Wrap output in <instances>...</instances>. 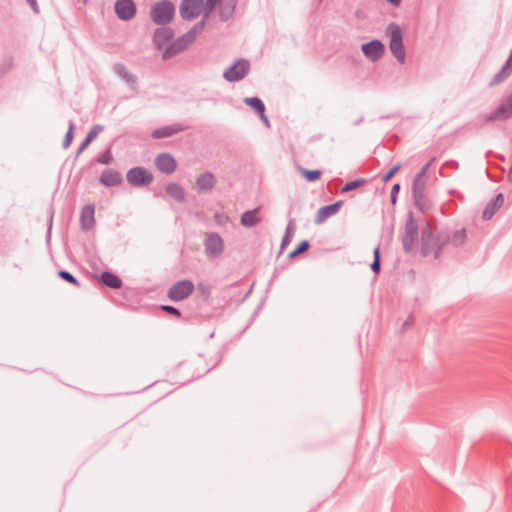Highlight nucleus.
<instances>
[{"label": "nucleus", "mask_w": 512, "mask_h": 512, "mask_svg": "<svg viewBox=\"0 0 512 512\" xmlns=\"http://www.w3.org/2000/svg\"><path fill=\"white\" fill-rule=\"evenodd\" d=\"M114 12L120 20L130 21L135 17L137 7L133 0H116Z\"/></svg>", "instance_id": "10"}, {"label": "nucleus", "mask_w": 512, "mask_h": 512, "mask_svg": "<svg viewBox=\"0 0 512 512\" xmlns=\"http://www.w3.org/2000/svg\"><path fill=\"white\" fill-rule=\"evenodd\" d=\"M175 16V5L169 0L154 3L150 9V18L156 25H168Z\"/></svg>", "instance_id": "3"}, {"label": "nucleus", "mask_w": 512, "mask_h": 512, "mask_svg": "<svg viewBox=\"0 0 512 512\" xmlns=\"http://www.w3.org/2000/svg\"><path fill=\"white\" fill-rule=\"evenodd\" d=\"M387 31L390 34V51L393 54V56L397 59V61L403 64L405 62L406 53L403 44L402 29L396 23H390L388 25Z\"/></svg>", "instance_id": "4"}, {"label": "nucleus", "mask_w": 512, "mask_h": 512, "mask_svg": "<svg viewBox=\"0 0 512 512\" xmlns=\"http://www.w3.org/2000/svg\"><path fill=\"white\" fill-rule=\"evenodd\" d=\"M99 281L106 287L111 289H120L123 285L121 278L110 272L104 271L100 274Z\"/></svg>", "instance_id": "23"}, {"label": "nucleus", "mask_w": 512, "mask_h": 512, "mask_svg": "<svg viewBox=\"0 0 512 512\" xmlns=\"http://www.w3.org/2000/svg\"><path fill=\"white\" fill-rule=\"evenodd\" d=\"M411 322H410V318L408 320H406L403 324V327L405 328L406 326L410 325Z\"/></svg>", "instance_id": "52"}, {"label": "nucleus", "mask_w": 512, "mask_h": 512, "mask_svg": "<svg viewBox=\"0 0 512 512\" xmlns=\"http://www.w3.org/2000/svg\"><path fill=\"white\" fill-rule=\"evenodd\" d=\"M195 290L194 283L189 279L175 282L167 292L170 300L178 302L187 299Z\"/></svg>", "instance_id": "6"}, {"label": "nucleus", "mask_w": 512, "mask_h": 512, "mask_svg": "<svg viewBox=\"0 0 512 512\" xmlns=\"http://www.w3.org/2000/svg\"><path fill=\"white\" fill-rule=\"evenodd\" d=\"M388 2H390L391 4L393 5H399L401 0H387Z\"/></svg>", "instance_id": "51"}, {"label": "nucleus", "mask_w": 512, "mask_h": 512, "mask_svg": "<svg viewBox=\"0 0 512 512\" xmlns=\"http://www.w3.org/2000/svg\"><path fill=\"white\" fill-rule=\"evenodd\" d=\"M205 27V19L197 22L187 33L188 38H190L193 42L196 39V35L200 33Z\"/></svg>", "instance_id": "35"}, {"label": "nucleus", "mask_w": 512, "mask_h": 512, "mask_svg": "<svg viewBox=\"0 0 512 512\" xmlns=\"http://www.w3.org/2000/svg\"><path fill=\"white\" fill-rule=\"evenodd\" d=\"M221 0H206V12L205 17H208L209 13L214 9V7L220 2Z\"/></svg>", "instance_id": "45"}, {"label": "nucleus", "mask_w": 512, "mask_h": 512, "mask_svg": "<svg viewBox=\"0 0 512 512\" xmlns=\"http://www.w3.org/2000/svg\"><path fill=\"white\" fill-rule=\"evenodd\" d=\"M103 131V126L96 124L92 126L88 134L86 135L85 139L80 144L76 156H79L82 151L98 136L100 132Z\"/></svg>", "instance_id": "25"}, {"label": "nucleus", "mask_w": 512, "mask_h": 512, "mask_svg": "<svg viewBox=\"0 0 512 512\" xmlns=\"http://www.w3.org/2000/svg\"><path fill=\"white\" fill-rule=\"evenodd\" d=\"M204 7L203 0H182L179 13L184 20H194L202 12Z\"/></svg>", "instance_id": "8"}, {"label": "nucleus", "mask_w": 512, "mask_h": 512, "mask_svg": "<svg viewBox=\"0 0 512 512\" xmlns=\"http://www.w3.org/2000/svg\"><path fill=\"white\" fill-rule=\"evenodd\" d=\"M342 205H343V201L338 200V201L334 202L333 204L321 207L320 209H318V211L315 215L314 223L321 224V223L325 222L330 216L336 214Z\"/></svg>", "instance_id": "17"}, {"label": "nucleus", "mask_w": 512, "mask_h": 512, "mask_svg": "<svg viewBox=\"0 0 512 512\" xmlns=\"http://www.w3.org/2000/svg\"><path fill=\"white\" fill-rule=\"evenodd\" d=\"M161 310H163L164 312H166L167 314H170V315H173V316H176V317H181V312L179 309H177L176 307L174 306H171V305H162L161 306Z\"/></svg>", "instance_id": "42"}, {"label": "nucleus", "mask_w": 512, "mask_h": 512, "mask_svg": "<svg viewBox=\"0 0 512 512\" xmlns=\"http://www.w3.org/2000/svg\"><path fill=\"white\" fill-rule=\"evenodd\" d=\"M509 73L510 72H508L507 70H504V68H502L499 72H497L493 76V78L490 81L489 86L493 87V86L500 84L502 81H504L508 77Z\"/></svg>", "instance_id": "36"}, {"label": "nucleus", "mask_w": 512, "mask_h": 512, "mask_svg": "<svg viewBox=\"0 0 512 512\" xmlns=\"http://www.w3.org/2000/svg\"><path fill=\"white\" fill-rule=\"evenodd\" d=\"M192 43L193 41L190 38H188V35L183 34L165 48L162 54V59L168 60L177 56L178 54L186 50L188 46Z\"/></svg>", "instance_id": "9"}, {"label": "nucleus", "mask_w": 512, "mask_h": 512, "mask_svg": "<svg viewBox=\"0 0 512 512\" xmlns=\"http://www.w3.org/2000/svg\"><path fill=\"white\" fill-rule=\"evenodd\" d=\"M174 31L167 25L161 26L154 31L153 44L158 50H162L164 46L173 38Z\"/></svg>", "instance_id": "15"}, {"label": "nucleus", "mask_w": 512, "mask_h": 512, "mask_svg": "<svg viewBox=\"0 0 512 512\" xmlns=\"http://www.w3.org/2000/svg\"><path fill=\"white\" fill-rule=\"evenodd\" d=\"M249 69V62L241 58L224 71L223 77L228 82H238L246 77Z\"/></svg>", "instance_id": "7"}, {"label": "nucleus", "mask_w": 512, "mask_h": 512, "mask_svg": "<svg viewBox=\"0 0 512 512\" xmlns=\"http://www.w3.org/2000/svg\"><path fill=\"white\" fill-rule=\"evenodd\" d=\"M413 200L415 206L419 209L420 212L426 213L431 208V203L429 199L426 197L425 193L415 194L413 195Z\"/></svg>", "instance_id": "27"}, {"label": "nucleus", "mask_w": 512, "mask_h": 512, "mask_svg": "<svg viewBox=\"0 0 512 512\" xmlns=\"http://www.w3.org/2000/svg\"><path fill=\"white\" fill-rule=\"evenodd\" d=\"M57 275L59 276V278H61L62 280L76 286V287H80V282L77 280V278L72 275L69 271H66V270H59Z\"/></svg>", "instance_id": "33"}, {"label": "nucleus", "mask_w": 512, "mask_h": 512, "mask_svg": "<svg viewBox=\"0 0 512 512\" xmlns=\"http://www.w3.org/2000/svg\"><path fill=\"white\" fill-rule=\"evenodd\" d=\"M366 183H367V180L364 178H358V179L349 181L340 189V192L347 193L349 191L355 190V189L363 186Z\"/></svg>", "instance_id": "31"}, {"label": "nucleus", "mask_w": 512, "mask_h": 512, "mask_svg": "<svg viewBox=\"0 0 512 512\" xmlns=\"http://www.w3.org/2000/svg\"><path fill=\"white\" fill-rule=\"evenodd\" d=\"M166 193L180 203L185 201V191L183 187L177 183H169L166 186Z\"/></svg>", "instance_id": "26"}, {"label": "nucleus", "mask_w": 512, "mask_h": 512, "mask_svg": "<svg viewBox=\"0 0 512 512\" xmlns=\"http://www.w3.org/2000/svg\"><path fill=\"white\" fill-rule=\"evenodd\" d=\"M370 268L375 274H379V272L381 270V260L373 259V262L371 263Z\"/></svg>", "instance_id": "46"}, {"label": "nucleus", "mask_w": 512, "mask_h": 512, "mask_svg": "<svg viewBox=\"0 0 512 512\" xmlns=\"http://www.w3.org/2000/svg\"><path fill=\"white\" fill-rule=\"evenodd\" d=\"M244 103L251 107L257 114H263L265 112V105L258 97L245 98Z\"/></svg>", "instance_id": "28"}, {"label": "nucleus", "mask_w": 512, "mask_h": 512, "mask_svg": "<svg viewBox=\"0 0 512 512\" xmlns=\"http://www.w3.org/2000/svg\"><path fill=\"white\" fill-rule=\"evenodd\" d=\"M504 203V196L503 194L499 193L497 194L490 202L487 203L483 210V219L484 220H490L496 211L503 205Z\"/></svg>", "instance_id": "21"}, {"label": "nucleus", "mask_w": 512, "mask_h": 512, "mask_svg": "<svg viewBox=\"0 0 512 512\" xmlns=\"http://www.w3.org/2000/svg\"><path fill=\"white\" fill-rule=\"evenodd\" d=\"M197 290L205 300L209 299L210 294H211L210 285L200 282L197 284Z\"/></svg>", "instance_id": "39"}, {"label": "nucleus", "mask_w": 512, "mask_h": 512, "mask_svg": "<svg viewBox=\"0 0 512 512\" xmlns=\"http://www.w3.org/2000/svg\"><path fill=\"white\" fill-rule=\"evenodd\" d=\"M400 191V184L396 183L392 186L391 189V203L394 205L397 201V195Z\"/></svg>", "instance_id": "44"}, {"label": "nucleus", "mask_w": 512, "mask_h": 512, "mask_svg": "<svg viewBox=\"0 0 512 512\" xmlns=\"http://www.w3.org/2000/svg\"><path fill=\"white\" fill-rule=\"evenodd\" d=\"M185 129V127L180 123H175L172 125L163 126L160 128L155 129L151 136L154 139H163L170 136H173L174 134L181 132Z\"/></svg>", "instance_id": "20"}, {"label": "nucleus", "mask_w": 512, "mask_h": 512, "mask_svg": "<svg viewBox=\"0 0 512 512\" xmlns=\"http://www.w3.org/2000/svg\"><path fill=\"white\" fill-rule=\"evenodd\" d=\"M99 182L105 187L118 186L123 182V177L119 171L105 169L99 177Z\"/></svg>", "instance_id": "18"}, {"label": "nucleus", "mask_w": 512, "mask_h": 512, "mask_svg": "<svg viewBox=\"0 0 512 512\" xmlns=\"http://www.w3.org/2000/svg\"><path fill=\"white\" fill-rule=\"evenodd\" d=\"M114 73L120 77L122 80H124L127 84L134 86L137 83V77L131 73L127 67L121 63H115L113 66Z\"/></svg>", "instance_id": "22"}, {"label": "nucleus", "mask_w": 512, "mask_h": 512, "mask_svg": "<svg viewBox=\"0 0 512 512\" xmlns=\"http://www.w3.org/2000/svg\"><path fill=\"white\" fill-rule=\"evenodd\" d=\"M127 182L134 187H144L150 185L153 180V174L143 166H136L127 171Z\"/></svg>", "instance_id": "5"}, {"label": "nucleus", "mask_w": 512, "mask_h": 512, "mask_svg": "<svg viewBox=\"0 0 512 512\" xmlns=\"http://www.w3.org/2000/svg\"><path fill=\"white\" fill-rule=\"evenodd\" d=\"M259 210L260 208L257 207L255 209L244 212L240 219L241 225L247 228L256 226L260 222V218L258 217Z\"/></svg>", "instance_id": "24"}, {"label": "nucleus", "mask_w": 512, "mask_h": 512, "mask_svg": "<svg viewBox=\"0 0 512 512\" xmlns=\"http://www.w3.org/2000/svg\"><path fill=\"white\" fill-rule=\"evenodd\" d=\"M435 157L431 158L421 169L420 171L415 175L417 176L418 178H422V179H425L426 176H427V173H428V170L430 168V166L432 165V163L435 161Z\"/></svg>", "instance_id": "41"}, {"label": "nucleus", "mask_w": 512, "mask_h": 512, "mask_svg": "<svg viewBox=\"0 0 512 512\" xmlns=\"http://www.w3.org/2000/svg\"><path fill=\"white\" fill-rule=\"evenodd\" d=\"M234 8H235V5L233 4L232 6H230L229 8H224L222 11H221V19L223 21H226L229 19V17L232 15L233 11H234Z\"/></svg>", "instance_id": "43"}, {"label": "nucleus", "mask_w": 512, "mask_h": 512, "mask_svg": "<svg viewBox=\"0 0 512 512\" xmlns=\"http://www.w3.org/2000/svg\"><path fill=\"white\" fill-rule=\"evenodd\" d=\"M204 247L208 256L218 257L223 252L224 242L218 233L211 232L206 235L204 240Z\"/></svg>", "instance_id": "12"}, {"label": "nucleus", "mask_w": 512, "mask_h": 512, "mask_svg": "<svg viewBox=\"0 0 512 512\" xmlns=\"http://www.w3.org/2000/svg\"><path fill=\"white\" fill-rule=\"evenodd\" d=\"M510 118H512V92L502 98L500 105L489 114L488 120H507Z\"/></svg>", "instance_id": "11"}, {"label": "nucleus", "mask_w": 512, "mask_h": 512, "mask_svg": "<svg viewBox=\"0 0 512 512\" xmlns=\"http://www.w3.org/2000/svg\"><path fill=\"white\" fill-rule=\"evenodd\" d=\"M73 135H74V123L70 122L68 130H67L66 135L63 140V144H62L64 149H67L71 145L72 140H73Z\"/></svg>", "instance_id": "38"}, {"label": "nucleus", "mask_w": 512, "mask_h": 512, "mask_svg": "<svg viewBox=\"0 0 512 512\" xmlns=\"http://www.w3.org/2000/svg\"><path fill=\"white\" fill-rule=\"evenodd\" d=\"M401 167H402V164L397 163L389 171L382 174L381 175L382 182L387 183L388 181H390L392 179V177L401 169Z\"/></svg>", "instance_id": "37"}, {"label": "nucleus", "mask_w": 512, "mask_h": 512, "mask_svg": "<svg viewBox=\"0 0 512 512\" xmlns=\"http://www.w3.org/2000/svg\"><path fill=\"white\" fill-rule=\"evenodd\" d=\"M502 68H504V70H507L508 72L512 71V56L509 55L508 59L506 60Z\"/></svg>", "instance_id": "48"}, {"label": "nucleus", "mask_w": 512, "mask_h": 512, "mask_svg": "<svg viewBox=\"0 0 512 512\" xmlns=\"http://www.w3.org/2000/svg\"><path fill=\"white\" fill-rule=\"evenodd\" d=\"M95 208L94 205H85L80 213V226L83 231H89L95 224Z\"/></svg>", "instance_id": "19"}, {"label": "nucleus", "mask_w": 512, "mask_h": 512, "mask_svg": "<svg viewBox=\"0 0 512 512\" xmlns=\"http://www.w3.org/2000/svg\"><path fill=\"white\" fill-rule=\"evenodd\" d=\"M155 166L160 172L170 175L176 171L177 162L171 154L164 152L155 158Z\"/></svg>", "instance_id": "14"}, {"label": "nucleus", "mask_w": 512, "mask_h": 512, "mask_svg": "<svg viewBox=\"0 0 512 512\" xmlns=\"http://www.w3.org/2000/svg\"><path fill=\"white\" fill-rule=\"evenodd\" d=\"M195 184L199 193L209 192L216 186L217 179L212 172L206 171L196 178Z\"/></svg>", "instance_id": "16"}, {"label": "nucleus", "mask_w": 512, "mask_h": 512, "mask_svg": "<svg viewBox=\"0 0 512 512\" xmlns=\"http://www.w3.org/2000/svg\"><path fill=\"white\" fill-rule=\"evenodd\" d=\"M113 160V157H112V154H111V151L110 149H106L98 158H97V162L98 163H101V164H105V165H108L112 162Z\"/></svg>", "instance_id": "40"}, {"label": "nucleus", "mask_w": 512, "mask_h": 512, "mask_svg": "<svg viewBox=\"0 0 512 512\" xmlns=\"http://www.w3.org/2000/svg\"><path fill=\"white\" fill-rule=\"evenodd\" d=\"M467 235L464 228L454 231L441 229L435 231L431 225L426 222L421 229L420 253L424 258L432 257L434 260L440 258L443 249L451 244L453 247H459L466 241Z\"/></svg>", "instance_id": "1"}, {"label": "nucleus", "mask_w": 512, "mask_h": 512, "mask_svg": "<svg viewBox=\"0 0 512 512\" xmlns=\"http://www.w3.org/2000/svg\"><path fill=\"white\" fill-rule=\"evenodd\" d=\"M295 232V222L291 219L288 222L285 233L281 240V248L284 249L290 242Z\"/></svg>", "instance_id": "30"}, {"label": "nucleus", "mask_w": 512, "mask_h": 512, "mask_svg": "<svg viewBox=\"0 0 512 512\" xmlns=\"http://www.w3.org/2000/svg\"><path fill=\"white\" fill-rule=\"evenodd\" d=\"M298 171L301 173V175L305 178L308 182H315L321 178L322 171L321 170H308L306 168H303L301 166L298 167Z\"/></svg>", "instance_id": "29"}, {"label": "nucleus", "mask_w": 512, "mask_h": 512, "mask_svg": "<svg viewBox=\"0 0 512 512\" xmlns=\"http://www.w3.org/2000/svg\"><path fill=\"white\" fill-rule=\"evenodd\" d=\"M34 13H39V6L36 0H26Z\"/></svg>", "instance_id": "47"}, {"label": "nucleus", "mask_w": 512, "mask_h": 512, "mask_svg": "<svg viewBox=\"0 0 512 512\" xmlns=\"http://www.w3.org/2000/svg\"><path fill=\"white\" fill-rule=\"evenodd\" d=\"M361 50L367 59L372 62H376L383 56L385 52V46L380 40L374 39L363 43Z\"/></svg>", "instance_id": "13"}, {"label": "nucleus", "mask_w": 512, "mask_h": 512, "mask_svg": "<svg viewBox=\"0 0 512 512\" xmlns=\"http://www.w3.org/2000/svg\"><path fill=\"white\" fill-rule=\"evenodd\" d=\"M310 248V243L307 240H302L297 247L289 253V258H295L298 255L308 251Z\"/></svg>", "instance_id": "34"}, {"label": "nucleus", "mask_w": 512, "mask_h": 512, "mask_svg": "<svg viewBox=\"0 0 512 512\" xmlns=\"http://www.w3.org/2000/svg\"><path fill=\"white\" fill-rule=\"evenodd\" d=\"M373 257H374V259L381 260V259H380V247H379V246H377V247L373 250Z\"/></svg>", "instance_id": "49"}, {"label": "nucleus", "mask_w": 512, "mask_h": 512, "mask_svg": "<svg viewBox=\"0 0 512 512\" xmlns=\"http://www.w3.org/2000/svg\"><path fill=\"white\" fill-rule=\"evenodd\" d=\"M426 180L422 178L414 177L412 183V195L425 193Z\"/></svg>", "instance_id": "32"}, {"label": "nucleus", "mask_w": 512, "mask_h": 512, "mask_svg": "<svg viewBox=\"0 0 512 512\" xmlns=\"http://www.w3.org/2000/svg\"><path fill=\"white\" fill-rule=\"evenodd\" d=\"M403 250L406 254L414 251L419 245V225L412 211L406 216L405 225L400 234Z\"/></svg>", "instance_id": "2"}, {"label": "nucleus", "mask_w": 512, "mask_h": 512, "mask_svg": "<svg viewBox=\"0 0 512 512\" xmlns=\"http://www.w3.org/2000/svg\"><path fill=\"white\" fill-rule=\"evenodd\" d=\"M260 116V119L267 125L269 126V120H268V117L265 115V112L263 114H258Z\"/></svg>", "instance_id": "50"}]
</instances>
